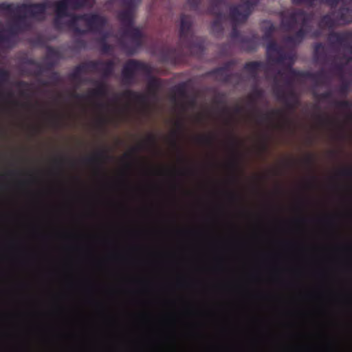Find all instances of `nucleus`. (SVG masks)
<instances>
[{
    "mask_svg": "<svg viewBox=\"0 0 352 352\" xmlns=\"http://www.w3.org/2000/svg\"><path fill=\"white\" fill-rule=\"evenodd\" d=\"M94 0H58L54 2L45 1L41 3H21L3 2L0 3V10L6 11L10 14H28L37 20H43L46 10L54 8L55 16L53 19L54 28L58 31L63 30V18H68L66 25L72 28L78 34H85V30L80 29L79 22H83L89 28V30L99 31L107 23L106 16L96 13L82 14H72L68 9L78 10L85 8Z\"/></svg>",
    "mask_w": 352,
    "mask_h": 352,
    "instance_id": "1",
    "label": "nucleus"
},
{
    "mask_svg": "<svg viewBox=\"0 0 352 352\" xmlns=\"http://www.w3.org/2000/svg\"><path fill=\"white\" fill-rule=\"evenodd\" d=\"M116 1H120L121 6L124 8L117 14L119 22L124 26L122 37L131 39L132 41V45H129L120 41V46L126 54L133 55L143 45V33L140 28L134 26V14L141 0H109L110 3Z\"/></svg>",
    "mask_w": 352,
    "mask_h": 352,
    "instance_id": "2",
    "label": "nucleus"
},
{
    "mask_svg": "<svg viewBox=\"0 0 352 352\" xmlns=\"http://www.w3.org/2000/svg\"><path fill=\"white\" fill-rule=\"evenodd\" d=\"M311 20H313V14L307 13L302 9H296L291 12L286 19L282 20V27L289 32L295 29L298 22H301V28L294 34L287 36L285 38V43L293 45H298L301 43L309 33V23Z\"/></svg>",
    "mask_w": 352,
    "mask_h": 352,
    "instance_id": "3",
    "label": "nucleus"
},
{
    "mask_svg": "<svg viewBox=\"0 0 352 352\" xmlns=\"http://www.w3.org/2000/svg\"><path fill=\"white\" fill-rule=\"evenodd\" d=\"M192 19L187 14H181V24H179V43L177 47V56L182 54V50L186 48L190 55L200 57L204 53V40L202 37L195 36L192 34Z\"/></svg>",
    "mask_w": 352,
    "mask_h": 352,
    "instance_id": "4",
    "label": "nucleus"
},
{
    "mask_svg": "<svg viewBox=\"0 0 352 352\" xmlns=\"http://www.w3.org/2000/svg\"><path fill=\"white\" fill-rule=\"evenodd\" d=\"M257 4V0H249L236 6L229 7V19L232 23L231 28L230 38L232 41L240 39L241 37H248V36H242L238 30L236 25L243 23L248 20L251 14L252 9Z\"/></svg>",
    "mask_w": 352,
    "mask_h": 352,
    "instance_id": "5",
    "label": "nucleus"
},
{
    "mask_svg": "<svg viewBox=\"0 0 352 352\" xmlns=\"http://www.w3.org/2000/svg\"><path fill=\"white\" fill-rule=\"evenodd\" d=\"M287 75H285L283 70H278L276 76L280 77H285V84L287 89H294L293 88V80L296 78H300L303 79H309L312 80L316 85L322 84L327 78L326 72L324 69H320L318 72H307L301 71L294 69L291 65L289 66L287 70Z\"/></svg>",
    "mask_w": 352,
    "mask_h": 352,
    "instance_id": "6",
    "label": "nucleus"
},
{
    "mask_svg": "<svg viewBox=\"0 0 352 352\" xmlns=\"http://www.w3.org/2000/svg\"><path fill=\"white\" fill-rule=\"evenodd\" d=\"M16 15L15 20L13 21L12 25L10 26L9 32L10 35H4L3 33H0V43H12V36H14L21 32H25L30 29V23L27 21L26 16L25 15L19 14H12Z\"/></svg>",
    "mask_w": 352,
    "mask_h": 352,
    "instance_id": "7",
    "label": "nucleus"
},
{
    "mask_svg": "<svg viewBox=\"0 0 352 352\" xmlns=\"http://www.w3.org/2000/svg\"><path fill=\"white\" fill-rule=\"evenodd\" d=\"M144 72L149 73V68L146 63L135 59H130L126 61L122 67V81L126 85H131L134 80V76L136 72Z\"/></svg>",
    "mask_w": 352,
    "mask_h": 352,
    "instance_id": "8",
    "label": "nucleus"
},
{
    "mask_svg": "<svg viewBox=\"0 0 352 352\" xmlns=\"http://www.w3.org/2000/svg\"><path fill=\"white\" fill-rule=\"evenodd\" d=\"M273 94L276 97V100L285 103L287 110L294 111L298 105V96L294 89L285 90L277 84L273 87Z\"/></svg>",
    "mask_w": 352,
    "mask_h": 352,
    "instance_id": "9",
    "label": "nucleus"
},
{
    "mask_svg": "<svg viewBox=\"0 0 352 352\" xmlns=\"http://www.w3.org/2000/svg\"><path fill=\"white\" fill-rule=\"evenodd\" d=\"M107 94V85L103 82H97L96 88L88 91L87 94H74L73 97L76 100H89L98 97L106 96Z\"/></svg>",
    "mask_w": 352,
    "mask_h": 352,
    "instance_id": "10",
    "label": "nucleus"
},
{
    "mask_svg": "<svg viewBox=\"0 0 352 352\" xmlns=\"http://www.w3.org/2000/svg\"><path fill=\"white\" fill-rule=\"evenodd\" d=\"M97 64V62H87L81 63L77 65L76 67L74 68L73 72H72V73L68 75V78H69V80L74 82L80 83L82 82L81 74H86L87 72H90L89 69H95Z\"/></svg>",
    "mask_w": 352,
    "mask_h": 352,
    "instance_id": "11",
    "label": "nucleus"
},
{
    "mask_svg": "<svg viewBox=\"0 0 352 352\" xmlns=\"http://www.w3.org/2000/svg\"><path fill=\"white\" fill-rule=\"evenodd\" d=\"M61 58L59 51L52 47H46V63L45 66L43 67L42 69L37 71L36 74L40 75L43 71H50L54 68L56 62Z\"/></svg>",
    "mask_w": 352,
    "mask_h": 352,
    "instance_id": "12",
    "label": "nucleus"
},
{
    "mask_svg": "<svg viewBox=\"0 0 352 352\" xmlns=\"http://www.w3.org/2000/svg\"><path fill=\"white\" fill-rule=\"evenodd\" d=\"M88 62H97L98 64L96 65L95 68H89L90 72H98L102 74V77L107 78L112 76L114 71V66L116 64L113 60H109L107 61L101 60H89Z\"/></svg>",
    "mask_w": 352,
    "mask_h": 352,
    "instance_id": "13",
    "label": "nucleus"
},
{
    "mask_svg": "<svg viewBox=\"0 0 352 352\" xmlns=\"http://www.w3.org/2000/svg\"><path fill=\"white\" fill-rule=\"evenodd\" d=\"M240 48L246 52H254L257 47V37L255 34H251L248 37H241L236 40Z\"/></svg>",
    "mask_w": 352,
    "mask_h": 352,
    "instance_id": "14",
    "label": "nucleus"
},
{
    "mask_svg": "<svg viewBox=\"0 0 352 352\" xmlns=\"http://www.w3.org/2000/svg\"><path fill=\"white\" fill-rule=\"evenodd\" d=\"M233 65L232 61H228L223 65V67L219 68H214L212 71V74L220 78V80L223 82H228L230 78L233 76L232 74H228V71Z\"/></svg>",
    "mask_w": 352,
    "mask_h": 352,
    "instance_id": "15",
    "label": "nucleus"
},
{
    "mask_svg": "<svg viewBox=\"0 0 352 352\" xmlns=\"http://www.w3.org/2000/svg\"><path fill=\"white\" fill-rule=\"evenodd\" d=\"M338 24L343 25L333 17V13L326 14L318 21V27L322 30H332Z\"/></svg>",
    "mask_w": 352,
    "mask_h": 352,
    "instance_id": "16",
    "label": "nucleus"
},
{
    "mask_svg": "<svg viewBox=\"0 0 352 352\" xmlns=\"http://www.w3.org/2000/svg\"><path fill=\"white\" fill-rule=\"evenodd\" d=\"M63 23H64V28H67L68 29H69V30L73 32L74 34L78 35V36H84L89 33L98 34L101 35L100 38H99V40H98L99 43L107 42V39L109 37V33H107V32L103 31V30L107 26V25H104V26L101 28L100 30H89L88 25L85 24V25H86V28H80V30H85L86 32H85L84 34H82V33H78V32H75L71 27L67 25L64 21H63Z\"/></svg>",
    "mask_w": 352,
    "mask_h": 352,
    "instance_id": "17",
    "label": "nucleus"
},
{
    "mask_svg": "<svg viewBox=\"0 0 352 352\" xmlns=\"http://www.w3.org/2000/svg\"><path fill=\"white\" fill-rule=\"evenodd\" d=\"M104 150H100L89 157L84 159V163L100 167L102 162L107 158Z\"/></svg>",
    "mask_w": 352,
    "mask_h": 352,
    "instance_id": "18",
    "label": "nucleus"
},
{
    "mask_svg": "<svg viewBox=\"0 0 352 352\" xmlns=\"http://www.w3.org/2000/svg\"><path fill=\"white\" fill-rule=\"evenodd\" d=\"M334 18L337 19L342 24H349L352 22V10L345 7L340 8Z\"/></svg>",
    "mask_w": 352,
    "mask_h": 352,
    "instance_id": "19",
    "label": "nucleus"
},
{
    "mask_svg": "<svg viewBox=\"0 0 352 352\" xmlns=\"http://www.w3.org/2000/svg\"><path fill=\"white\" fill-rule=\"evenodd\" d=\"M122 97L126 98V100L140 104H144L146 102V96L130 89L124 91V92L122 93Z\"/></svg>",
    "mask_w": 352,
    "mask_h": 352,
    "instance_id": "20",
    "label": "nucleus"
},
{
    "mask_svg": "<svg viewBox=\"0 0 352 352\" xmlns=\"http://www.w3.org/2000/svg\"><path fill=\"white\" fill-rule=\"evenodd\" d=\"M210 1V6H209L207 12L213 16H221L224 15L223 12L221 11L220 6L226 5V0H209Z\"/></svg>",
    "mask_w": 352,
    "mask_h": 352,
    "instance_id": "21",
    "label": "nucleus"
},
{
    "mask_svg": "<svg viewBox=\"0 0 352 352\" xmlns=\"http://www.w3.org/2000/svg\"><path fill=\"white\" fill-rule=\"evenodd\" d=\"M146 86H148V93L154 96L157 94L160 86H162V83L160 82V78L155 76H150L148 77V85Z\"/></svg>",
    "mask_w": 352,
    "mask_h": 352,
    "instance_id": "22",
    "label": "nucleus"
},
{
    "mask_svg": "<svg viewBox=\"0 0 352 352\" xmlns=\"http://www.w3.org/2000/svg\"><path fill=\"white\" fill-rule=\"evenodd\" d=\"M263 67V63L261 61H250L245 63L243 69L250 73L251 76L256 77L257 71Z\"/></svg>",
    "mask_w": 352,
    "mask_h": 352,
    "instance_id": "23",
    "label": "nucleus"
},
{
    "mask_svg": "<svg viewBox=\"0 0 352 352\" xmlns=\"http://www.w3.org/2000/svg\"><path fill=\"white\" fill-rule=\"evenodd\" d=\"M278 54V56H276L274 58H271V59H269L270 60L274 61L276 63L278 64H283L285 61L289 60L291 63L287 65V67H285V70H287V68L289 65H293V57L292 55L283 52H278L276 53Z\"/></svg>",
    "mask_w": 352,
    "mask_h": 352,
    "instance_id": "24",
    "label": "nucleus"
},
{
    "mask_svg": "<svg viewBox=\"0 0 352 352\" xmlns=\"http://www.w3.org/2000/svg\"><path fill=\"white\" fill-rule=\"evenodd\" d=\"M272 117H283V111L280 109H272L270 112L261 114L258 118V122L268 120Z\"/></svg>",
    "mask_w": 352,
    "mask_h": 352,
    "instance_id": "25",
    "label": "nucleus"
},
{
    "mask_svg": "<svg viewBox=\"0 0 352 352\" xmlns=\"http://www.w3.org/2000/svg\"><path fill=\"white\" fill-rule=\"evenodd\" d=\"M214 17L216 18H214V20L212 21V30L217 34H221L222 31H223L222 21L224 19V14L221 16H214Z\"/></svg>",
    "mask_w": 352,
    "mask_h": 352,
    "instance_id": "26",
    "label": "nucleus"
},
{
    "mask_svg": "<svg viewBox=\"0 0 352 352\" xmlns=\"http://www.w3.org/2000/svg\"><path fill=\"white\" fill-rule=\"evenodd\" d=\"M271 52H283L282 48L279 47L278 44H277V43L274 40H270V41L267 44V59H271Z\"/></svg>",
    "mask_w": 352,
    "mask_h": 352,
    "instance_id": "27",
    "label": "nucleus"
},
{
    "mask_svg": "<svg viewBox=\"0 0 352 352\" xmlns=\"http://www.w3.org/2000/svg\"><path fill=\"white\" fill-rule=\"evenodd\" d=\"M346 34L344 33H338L332 32L329 33V39L331 41H335V43L338 44H342L344 41H346Z\"/></svg>",
    "mask_w": 352,
    "mask_h": 352,
    "instance_id": "28",
    "label": "nucleus"
},
{
    "mask_svg": "<svg viewBox=\"0 0 352 352\" xmlns=\"http://www.w3.org/2000/svg\"><path fill=\"white\" fill-rule=\"evenodd\" d=\"M214 140L212 135H198L196 137V142L198 144L208 146H212Z\"/></svg>",
    "mask_w": 352,
    "mask_h": 352,
    "instance_id": "29",
    "label": "nucleus"
},
{
    "mask_svg": "<svg viewBox=\"0 0 352 352\" xmlns=\"http://www.w3.org/2000/svg\"><path fill=\"white\" fill-rule=\"evenodd\" d=\"M263 96V91L261 89L256 88L252 90L250 96H249V104L251 107L254 106L255 100L261 98Z\"/></svg>",
    "mask_w": 352,
    "mask_h": 352,
    "instance_id": "30",
    "label": "nucleus"
},
{
    "mask_svg": "<svg viewBox=\"0 0 352 352\" xmlns=\"http://www.w3.org/2000/svg\"><path fill=\"white\" fill-rule=\"evenodd\" d=\"M335 107L342 110H350L352 108V102L347 100H335L333 102Z\"/></svg>",
    "mask_w": 352,
    "mask_h": 352,
    "instance_id": "31",
    "label": "nucleus"
},
{
    "mask_svg": "<svg viewBox=\"0 0 352 352\" xmlns=\"http://www.w3.org/2000/svg\"><path fill=\"white\" fill-rule=\"evenodd\" d=\"M173 92L175 94L179 95L182 98L186 97V86L184 83H179L177 86L174 87Z\"/></svg>",
    "mask_w": 352,
    "mask_h": 352,
    "instance_id": "32",
    "label": "nucleus"
},
{
    "mask_svg": "<svg viewBox=\"0 0 352 352\" xmlns=\"http://www.w3.org/2000/svg\"><path fill=\"white\" fill-rule=\"evenodd\" d=\"M350 89V83L348 81L342 82L338 87V93L343 97H346L348 95L349 89Z\"/></svg>",
    "mask_w": 352,
    "mask_h": 352,
    "instance_id": "33",
    "label": "nucleus"
},
{
    "mask_svg": "<svg viewBox=\"0 0 352 352\" xmlns=\"http://www.w3.org/2000/svg\"><path fill=\"white\" fill-rule=\"evenodd\" d=\"M9 80L10 72L3 68H0V84H6Z\"/></svg>",
    "mask_w": 352,
    "mask_h": 352,
    "instance_id": "34",
    "label": "nucleus"
},
{
    "mask_svg": "<svg viewBox=\"0 0 352 352\" xmlns=\"http://www.w3.org/2000/svg\"><path fill=\"white\" fill-rule=\"evenodd\" d=\"M338 175H340L342 177L348 178V179L352 178L351 167L348 166V167L342 168L341 170H340V171H338Z\"/></svg>",
    "mask_w": 352,
    "mask_h": 352,
    "instance_id": "35",
    "label": "nucleus"
},
{
    "mask_svg": "<svg viewBox=\"0 0 352 352\" xmlns=\"http://www.w3.org/2000/svg\"><path fill=\"white\" fill-rule=\"evenodd\" d=\"M201 3V0H187V5H188L190 10L194 12L199 11V6H200Z\"/></svg>",
    "mask_w": 352,
    "mask_h": 352,
    "instance_id": "36",
    "label": "nucleus"
},
{
    "mask_svg": "<svg viewBox=\"0 0 352 352\" xmlns=\"http://www.w3.org/2000/svg\"><path fill=\"white\" fill-rule=\"evenodd\" d=\"M99 45H100L101 52L104 54L110 53L113 49L112 45H109L107 42H99Z\"/></svg>",
    "mask_w": 352,
    "mask_h": 352,
    "instance_id": "37",
    "label": "nucleus"
},
{
    "mask_svg": "<svg viewBox=\"0 0 352 352\" xmlns=\"http://www.w3.org/2000/svg\"><path fill=\"white\" fill-rule=\"evenodd\" d=\"M274 30H275V28L272 24L267 27L265 32V39H271Z\"/></svg>",
    "mask_w": 352,
    "mask_h": 352,
    "instance_id": "38",
    "label": "nucleus"
},
{
    "mask_svg": "<svg viewBox=\"0 0 352 352\" xmlns=\"http://www.w3.org/2000/svg\"><path fill=\"white\" fill-rule=\"evenodd\" d=\"M25 63L29 65L36 66V68L40 69V70H41V69L43 68V65H41V63H37L36 61H35L32 58L26 59Z\"/></svg>",
    "mask_w": 352,
    "mask_h": 352,
    "instance_id": "39",
    "label": "nucleus"
},
{
    "mask_svg": "<svg viewBox=\"0 0 352 352\" xmlns=\"http://www.w3.org/2000/svg\"><path fill=\"white\" fill-rule=\"evenodd\" d=\"M332 94L331 91H324L318 96L320 97V99L324 101H327L331 98Z\"/></svg>",
    "mask_w": 352,
    "mask_h": 352,
    "instance_id": "40",
    "label": "nucleus"
},
{
    "mask_svg": "<svg viewBox=\"0 0 352 352\" xmlns=\"http://www.w3.org/2000/svg\"><path fill=\"white\" fill-rule=\"evenodd\" d=\"M141 148H142V144H140L136 147L132 148L131 151H130L128 153L124 154V157L126 159L130 158L132 156V154L136 153L137 152L140 151Z\"/></svg>",
    "mask_w": 352,
    "mask_h": 352,
    "instance_id": "41",
    "label": "nucleus"
},
{
    "mask_svg": "<svg viewBox=\"0 0 352 352\" xmlns=\"http://www.w3.org/2000/svg\"><path fill=\"white\" fill-rule=\"evenodd\" d=\"M176 129H177V131H175L172 132V135H173L174 138H176L177 135H178V133L182 131V123L180 121H177L175 123Z\"/></svg>",
    "mask_w": 352,
    "mask_h": 352,
    "instance_id": "42",
    "label": "nucleus"
},
{
    "mask_svg": "<svg viewBox=\"0 0 352 352\" xmlns=\"http://www.w3.org/2000/svg\"><path fill=\"white\" fill-rule=\"evenodd\" d=\"M320 51H324V44L321 43H318L315 44L314 52L315 54H320Z\"/></svg>",
    "mask_w": 352,
    "mask_h": 352,
    "instance_id": "43",
    "label": "nucleus"
},
{
    "mask_svg": "<svg viewBox=\"0 0 352 352\" xmlns=\"http://www.w3.org/2000/svg\"><path fill=\"white\" fill-rule=\"evenodd\" d=\"M340 2V0H326L325 3L329 5L331 8H335L338 3Z\"/></svg>",
    "mask_w": 352,
    "mask_h": 352,
    "instance_id": "44",
    "label": "nucleus"
},
{
    "mask_svg": "<svg viewBox=\"0 0 352 352\" xmlns=\"http://www.w3.org/2000/svg\"><path fill=\"white\" fill-rule=\"evenodd\" d=\"M314 2V0H292L293 4L300 5L302 3H309L311 5Z\"/></svg>",
    "mask_w": 352,
    "mask_h": 352,
    "instance_id": "45",
    "label": "nucleus"
},
{
    "mask_svg": "<svg viewBox=\"0 0 352 352\" xmlns=\"http://www.w3.org/2000/svg\"><path fill=\"white\" fill-rule=\"evenodd\" d=\"M214 103L217 104H224L223 95L218 94V96L214 99Z\"/></svg>",
    "mask_w": 352,
    "mask_h": 352,
    "instance_id": "46",
    "label": "nucleus"
},
{
    "mask_svg": "<svg viewBox=\"0 0 352 352\" xmlns=\"http://www.w3.org/2000/svg\"><path fill=\"white\" fill-rule=\"evenodd\" d=\"M243 111V108L239 105L234 106V113L236 115L241 113Z\"/></svg>",
    "mask_w": 352,
    "mask_h": 352,
    "instance_id": "47",
    "label": "nucleus"
},
{
    "mask_svg": "<svg viewBox=\"0 0 352 352\" xmlns=\"http://www.w3.org/2000/svg\"><path fill=\"white\" fill-rule=\"evenodd\" d=\"M51 80L54 82H58L59 81V75L56 72H54L51 75Z\"/></svg>",
    "mask_w": 352,
    "mask_h": 352,
    "instance_id": "48",
    "label": "nucleus"
},
{
    "mask_svg": "<svg viewBox=\"0 0 352 352\" xmlns=\"http://www.w3.org/2000/svg\"><path fill=\"white\" fill-rule=\"evenodd\" d=\"M75 43H76V45H78L80 48H85V41L82 39H77L75 41Z\"/></svg>",
    "mask_w": 352,
    "mask_h": 352,
    "instance_id": "49",
    "label": "nucleus"
},
{
    "mask_svg": "<svg viewBox=\"0 0 352 352\" xmlns=\"http://www.w3.org/2000/svg\"><path fill=\"white\" fill-rule=\"evenodd\" d=\"M146 142L148 144H154L155 143V138L154 135L150 134L146 137Z\"/></svg>",
    "mask_w": 352,
    "mask_h": 352,
    "instance_id": "50",
    "label": "nucleus"
},
{
    "mask_svg": "<svg viewBox=\"0 0 352 352\" xmlns=\"http://www.w3.org/2000/svg\"><path fill=\"white\" fill-rule=\"evenodd\" d=\"M318 120H320V122L322 124H329V122H330V120L328 118H323L321 116H318Z\"/></svg>",
    "mask_w": 352,
    "mask_h": 352,
    "instance_id": "51",
    "label": "nucleus"
},
{
    "mask_svg": "<svg viewBox=\"0 0 352 352\" xmlns=\"http://www.w3.org/2000/svg\"><path fill=\"white\" fill-rule=\"evenodd\" d=\"M229 199H230L231 201H234L238 199V196H236L234 192H229Z\"/></svg>",
    "mask_w": 352,
    "mask_h": 352,
    "instance_id": "52",
    "label": "nucleus"
},
{
    "mask_svg": "<svg viewBox=\"0 0 352 352\" xmlns=\"http://www.w3.org/2000/svg\"><path fill=\"white\" fill-rule=\"evenodd\" d=\"M221 113H223V115H229V108L223 105V108H221Z\"/></svg>",
    "mask_w": 352,
    "mask_h": 352,
    "instance_id": "53",
    "label": "nucleus"
},
{
    "mask_svg": "<svg viewBox=\"0 0 352 352\" xmlns=\"http://www.w3.org/2000/svg\"><path fill=\"white\" fill-rule=\"evenodd\" d=\"M229 166L232 168H235L236 167V160L234 159L231 160L230 163H229Z\"/></svg>",
    "mask_w": 352,
    "mask_h": 352,
    "instance_id": "54",
    "label": "nucleus"
},
{
    "mask_svg": "<svg viewBox=\"0 0 352 352\" xmlns=\"http://www.w3.org/2000/svg\"><path fill=\"white\" fill-rule=\"evenodd\" d=\"M305 162L308 164H311L313 162V157H311V155L307 156V158H305Z\"/></svg>",
    "mask_w": 352,
    "mask_h": 352,
    "instance_id": "55",
    "label": "nucleus"
},
{
    "mask_svg": "<svg viewBox=\"0 0 352 352\" xmlns=\"http://www.w3.org/2000/svg\"><path fill=\"white\" fill-rule=\"evenodd\" d=\"M28 85V84H27V82H25L23 80H21V81L18 82V86L20 87H26Z\"/></svg>",
    "mask_w": 352,
    "mask_h": 352,
    "instance_id": "56",
    "label": "nucleus"
},
{
    "mask_svg": "<svg viewBox=\"0 0 352 352\" xmlns=\"http://www.w3.org/2000/svg\"><path fill=\"white\" fill-rule=\"evenodd\" d=\"M63 162V158H58V159L55 160V163H56L58 164H62Z\"/></svg>",
    "mask_w": 352,
    "mask_h": 352,
    "instance_id": "57",
    "label": "nucleus"
},
{
    "mask_svg": "<svg viewBox=\"0 0 352 352\" xmlns=\"http://www.w3.org/2000/svg\"><path fill=\"white\" fill-rule=\"evenodd\" d=\"M53 122H54V124H58V118H57V117H54V118H53Z\"/></svg>",
    "mask_w": 352,
    "mask_h": 352,
    "instance_id": "58",
    "label": "nucleus"
},
{
    "mask_svg": "<svg viewBox=\"0 0 352 352\" xmlns=\"http://www.w3.org/2000/svg\"><path fill=\"white\" fill-rule=\"evenodd\" d=\"M267 148V146H266V143H265V144H263V145H262V151H265Z\"/></svg>",
    "mask_w": 352,
    "mask_h": 352,
    "instance_id": "59",
    "label": "nucleus"
},
{
    "mask_svg": "<svg viewBox=\"0 0 352 352\" xmlns=\"http://www.w3.org/2000/svg\"><path fill=\"white\" fill-rule=\"evenodd\" d=\"M318 35H319L318 32H315V33L313 34V36H318Z\"/></svg>",
    "mask_w": 352,
    "mask_h": 352,
    "instance_id": "60",
    "label": "nucleus"
},
{
    "mask_svg": "<svg viewBox=\"0 0 352 352\" xmlns=\"http://www.w3.org/2000/svg\"><path fill=\"white\" fill-rule=\"evenodd\" d=\"M231 145H232V146H234L235 141L234 140H231Z\"/></svg>",
    "mask_w": 352,
    "mask_h": 352,
    "instance_id": "61",
    "label": "nucleus"
},
{
    "mask_svg": "<svg viewBox=\"0 0 352 352\" xmlns=\"http://www.w3.org/2000/svg\"><path fill=\"white\" fill-rule=\"evenodd\" d=\"M98 107H99V108L102 107H103V104H102V103H99V104H98Z\"/></svg>",
    "mask_w": 352,
    "mask_h": 352,
    "instance_id": "62",
    "label": "nucleus"
},
{
    "mask_svg": "<svg viewBox=\"0 0 352 352\" xmlns=\"http://www.w3.org/2000/svg\"><path fill=\"white\" fill-rule=\"evenodd\" d=\"M173 145L176 146V141L173 140Z\"/></svg>",
    "mask_w": 352,
    "mask_h": 352,
    "instance_id": "63",
    "label": "nucleus"
},
{
    "mask_svg": "<svg viewBox=\"0 0 352 352\" xmlns=\"http://www.w3.org/2000/svg\"><path fill=\"white\" fill-rule=\"evenodd\" d=\"M337 69L340 70L341 69V67L340 66H337Z\"/></svg>",
    "mask_w": 352,
    "mask_h": 352,
    "instance_id": "64",
    "label": "nucleus"
}]
</instances>
